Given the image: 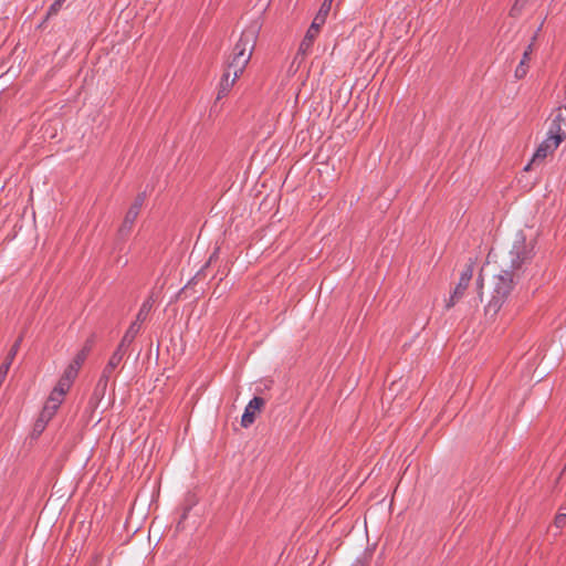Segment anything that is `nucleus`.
<instances>
[{"instance_id":"0eeeda50","label":"nucleus","mask_w":566,"mask_h":566,"mask_svg":"<svg viewBox=\"0 0 566 566\" xmlns=\"http://www.w3.org/2000/svg\"><path fill=\"white\" fill-rule=\"evenodd\" d=\"M118 358H119L118 355H112L109 357L106 366L104 367V369L99 376V379L97 380L95 391H94L95 395L104 396L107 385H108V381H109L113 373L115 371L117 366L122 363V360Z\"/></svg>"},{"instance_id":"bb28decb","label":"nucleus","mask_w":566,"mask_h":566,"mask_svg":"<svg viewBox=\"0 0 566 566\" xmlns=\"http://www.w3.org/2000/svg\"><path fill=\"white\" fill-rule=\"evenodd\" d=\"M478 285L482 286V279L481 277L478 279Z\"/></svg>"},{"instance_id":"412c9836","label":"nucleus","mask_w":566,"mask_h":566,"mask_svg":"<svg viewBox=\"0 0 566 566\" xmlns=\"http://www.w3.org/2000/svg\"><path fill=\"white\" fill-rule=\"evenodd\" d=\"M65 0H54V2L50 6L48 10V15H55L61 10Z\"/></svg>"},{"instance_id":"f03ea898","label":"nucleus","mask_w":566,"mask_h":566,"mask_svg":"<svg viewBox=\"0 0 566 566\" xmlns=\"http://www.w3.org/2000/svg\"><path fill=\"white\" fill-rule=\"evenodd\" d=\"M564 123L565 118L562 114H557L554 117L548 129L547 138L537 147L531 163L525 167V170H528L532 165L542 163L548 154H552L565 139L566 135L562 129Z\"/></svg>"},{"instance_id":"423d86ee","label":"nucleus","mask_w":566,"mask_h":566,"mask_svg":"<svg viewBox=\"0 0 566 566\" xmlns=\"http://www.w3.org/2000/svg\"><path fill=\"white\" fill-rule=\"evenodd\" d=\"M145 199H146L145 192L137 195L133 205L129 207L128 211L126 212L124 221L119 228L120 234H126L132 230L133 224L136 221V219L140 212V209L145 202Z\"/></svg>"},{"instance_id":"a211bd4d","label":"nucleus","mask_w":566,"mask_h":566,"mask_svg":"<svg viewBox=\"0 0 566 566\" xmlns=\"http://www.w3.org/2000/svg\"><path fill=\"white\" fill-rule=\"evenodd\" d=\"M71 385L72 382L64 379V378H60L59 382L56 384V386L53 388L55 391H59L61 394H63L65 396V394L69 391V389L71 388Z\"/></svg>"},{"instance_id":"1a4fd4ad","label":"nucleus","mask_w":566,"mask_h":566,"mask_svg":"<svg viewBox=\"0 0 566 566\" xmlns=\"http://www.w3.org/2000/svg\"><path fill=\"white\" fill-rule=\"evenodd\" d=\"M322 25H323V23H321L316 20H313L304 39L302 40V42L300 44V48H298L300 53L307 54L311 51L312 45H313L315 39L317 38Z\"/></svg>"},{"instance_id":"4468645a","label":"nucleus","mask_w":566,"mask_h":566,"mask_svg":"<svg viewBox=\"0 0 566 566\" xmlns=\"http://www.w3.org/2000/svg\"><path fill=\"white\" fill-rule=\"evenodd\" d=\"M151 307H153L151 300L150 298L146 300L142 304V306L136 315V319L134 322H138L142 325L147 319V316H148Z\"/></svg>"},{"instance_id":"f8f14e48","label":"nucleus","mask_w":566,"mask_h":566,"mask_svg":"<svg viewBox=\"0 0 566 566\" xmlns=\"http://www.w3.org/2000/svg\"><path fill=\"white\" fill-rule=\"evenodd\" d=\"M60 405L61 403L59 402L51 401V398L49 397L41 412V419L46 421L50 420L57 410V408L60 407Z\"/></svg>"},{"instance_id":"393cba45","label":"nucleus","mask_w":566,"mask_h":566,"mask_svg":"<svg viewBox=\"0 0 566 566\" xmlns=\"http://www.w3.org/2000/svg\"><path fill=\"white\" fill-rule=\"evenodd\" d=\"M350 566H368L365 558H357Z\"/></svg>"},{"instance_id":"a878e982","label":"nucleus","mask_w":566,"mask_h":566,"mask_svg":"<svg viewBox=\"0 0 566 566\" xmlns=\"http://www.w3.org/2000/svg\"><path fill=\"white\" fill-rule=\"evenodd\" d=\"M521 1H522V0H516V2L514 3V6H513V8H512V11H514V10H516V9H517V7L520 6V2H521Z\"/></svg>"},{"instance_id":"9b49d317","label":"nucleus","mask_w":566,"mask_h":566,"mask_svg":"<svg viewBox=\"0 0 566 566\" xmlns=\"http://www.w3.org/2000/svg\"><path fill=\"white\" fill-rule=\"evenodd\" d=\"M140 328H142V326L138 322H133L122 338L124 340V343H127L130 346V344L134 342V339L140 332Z\"/></svg>"},{"instance_id":"b1692460","label":"nucleus","mask_w":566,"mask_h":566,"mask_svg":"<svg viewBox=\"0 0 566 566\" xmlns=\"http://www.w3.org/2000/svg\"><path fill=\"white\" fill-rule=\"evenodd\" d=\"M49 397L51 398V401L62 403L64 395L53 389Z\"/></svg>"},{"instance_id":"9d476101","label":"nucleus","mask_w":566,"mask_h":566,"mask_svg":"<svg viewBox=\"0 0 566 566\" xmlns=\"http://www.w3.org/2000/svg\"><path fill=\"white\" fill-rule=\"evenodd\" d=\"M235 81L237 78H234V75H232L231 72L224 71L219 83L217 99H221L227 96Z\"/></svg>"},{"instance_id":"39448f33","label":"nucleus","mask_w":566,"mask_h":566,"mask_svg":"<svg viewBox=\"0 0 566 566\" xmlns=\"http://www.w3.org/2000/svg\"><path fill=\"white\" fill-rule=\"evenodd\" d=\"M473 265L474 262L470 259L469 263L467 264L465 269L462 271L460 275V280L454 287L452 294L450 295L449 300L446 303V308L453 307L457 302L464 295V292L467 287L469 286V283L473 275Z\"/></svg>"},{"instance_id":"ddd939ff","label":"nucleus","mask_w":566,"mask_h":566,"mask_svg":"<svg viewBox=\"0 0 566 566\" xmlns=\"http://www.w3.org/2000/svg\"><path fill=\"white\" fill-rule=\"evenodd\" d=\"M531 51H532V45H528V48L525 50V52L523 54V59L521 60L520 64L517 65V67L515 70V76L517 78L524 77L526 75V73H527L526 62L530 59Z\"/></svg>"},{"instance_id":"5701e85b","label":"nucleus","mask_w":566,"mask_h":566,"mask_svg":"<svg viewBox=\"0 0 566 566\" xmlns=\"http://www.w3.org/2000/svg\"><path fill=\"white\" fill-rule=\"evenodd\" d=\"M554 523L557 528L564 527L566 524V514L556 515Z\"/></svg>"},{"instance_id":"f257e3e1","label":"nucleus","mask_w":566,"mask_h":566,"mask_svg":"<svg viewBox=\"0 0 566 566\" xmlns=\"http://www.w3.org/2000/svg\"><path fill=\"white\" fill-rule=\"evenodd\" d=\"M256 40L254 28L245 29L233 48V52L227 63L224 71L231 72L238 78L248 65Z\"/></svg>"},{"instance_id":"7ed1b4c3","label":"nucleus","mask_w":566,"mask_h":566,"mask_svg":"<svg viewBox=\"0 0 566 566\" xmlns=\"http://www.w3.org/2000/svg\"><path fill=\"white\" fill-rule=\"evenodd\" d=\"M518 274L510 270H502L493 277V291L490 302L486 305V311L496 314L502 305L505 303L512 293L515 284V279Z\"/></svg>"},{"instance_id":"2eb2a0df","label":"nucleus","mask_w":566,"mask_h":566,"mask_svg":"<svg viewBox=\"0 0 566 566\" xmlns=\"http://www.w3.org/2000/svg\"><path fill=\"white\" fill-rule=\"evenodd\" d=\"M91 347L88 345L84 346L77 354L76 356L74 357V359L72 360L71 365L75 366L76 368H81V366L83 365V363L85 361L87 355H88V352H90Z\"/></svg>"},{"instance_id":"f3484780","label":"nucleus","mask_w":566,"mask_h":566,"mask_svg":"<svg viewBox=\"0 0 566 566\" xmlns=\"http://www.w3.org/2000/svg\"><path fill=\"white\" fill-rule=\"evenodd\" d=\"M77 373H78V368H76L75 366L73 365H69L66 367V369L64 370V374L62 375V378L73 382L74 379L76 378L77 376Z\"/></svg>"},{"instance_id":"6ab92c4d","label":"nucleus","mask_w":566,"mask_h":566,"mask_svg":"<svg viewBox=\"0 0 566 566\" xmlns=\"http://www.w3.org/2000/svg\"><path fill=\"white\" fill-rule=\"evenodd\" d=\"M128 347H129V345L127 343H124V340L122 339L120 343L118 344L117 348L115 349V352L112 355H118L119 356L118 359L123 360L124 356L127 353Z\"/></svg>"},{"instance_id":"4be33fe9","label":"nucleus","mask_w":566,"mask_h":566,"mask_svg":"<svg viewBox=\"0 0 566 566\" xmlns=\"http://www.w3.org/2000/svg\"><path fill=\"white\" fill-rule=\"evenodd\" d=\"M11 365H12V363L7 359H4V361L1 364V366H0V380L1 381H4Z\"/></svg>"},{"instance_id":"dca6fc26","label":"nucleus","mask_w":566,"mask_h":566,"mask_svg":"<svg viewBox=\"0 0 566 566\" xmlns=\"http://www.w3.org/2000/svg\"><path fill=\"white\" fill-rule=\"evenodd\" d=\"M331 8H332V4L324 0L317 14L315 15L314 20L324 24L327 15L331 11Z\"/></svg>"},{"instance_id":"20e7f679","label":"nucleus","mask_w":566,"mask_h":566,"mask_svg":"<svg viewBox=\"0 0 566 566\" xmlns=\"http://www.w3.org/2000/svg\"><path fill=\"white\" fill-rule=\"evenodd\" d=\"M534 255L533 242H526L523 232H517L510 251V271L517 274L523 265L531 262Z\"/></svg>"},{"instance_id":"aec40b11","label":"nucleus","mask_w":566,"mask_h":566,"mask_svg":"<svg viewBox=\"0 0 566 566\" xmlns=\"http://www.w3.org/2000/svg\"><path fill=\"white\" fill-rule=\"evenodd\" d=\"M21 340H22V338H21V337H19V338L15 340V343L12 345L11 349L9 350V353H8L7 357H6V359H7V360H9V361H11V363L13 361V359H14V357H15V355H17L18 350H19V347H20Z\"/></svg>"},{"instance_id":"6e6552de","label":"nucleus","mask_w":566,"mask_h":566,"mask_svg":"<svg viewBox=\"0 0 566 566\" xmlns=\"http://www.w3.org/2000/svg\"><path fill=\"white\" fill-rule=\"evenodd\" d=\"M264 403L265 400L262 397H254L249 401L241 418L243 428H248L254 422L256 412L261 410Z\"/></svg>"}]
</instances>
